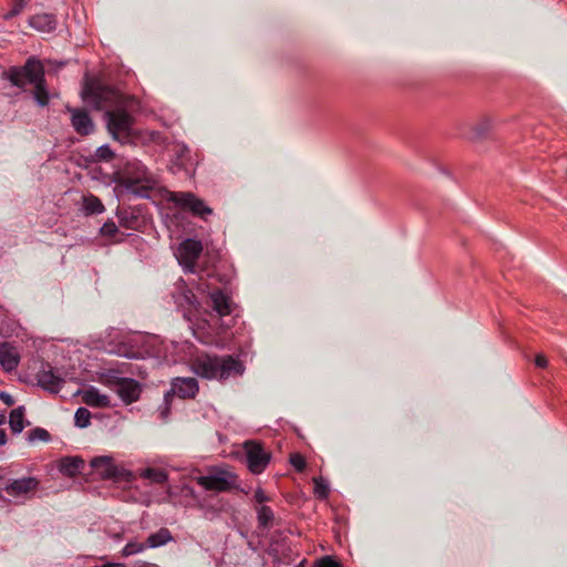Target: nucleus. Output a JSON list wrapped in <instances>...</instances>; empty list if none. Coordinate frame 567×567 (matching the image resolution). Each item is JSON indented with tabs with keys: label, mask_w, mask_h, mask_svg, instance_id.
<instances>
[{
	"label": "nucleus",
	"mask_w": 567,
	"mask_h": 567,
	"mask_svg": "<svg viewBox=\"0 0 567 567\" xmlns=\"http://www.w3.org/2000/svg\"><path fill=\"white\" fill-rule=\"evenodd\" d=\"M192 368L198 377L218 381L240 377L245 372L244 363L229 354L199 355L193 361Z\"/></svg>",
	"instance_id": "obj_1"
},
{
	"label": "nucleus",
	"mask_w": 567,
	"mask_h": 567,
	"mask_svg": "<svg viewBox=\"0 0 567 567\" xmlns=\"http://www.w3.org/2000/svg\"><path fill=\"white\" fill-rule=\"evenodd\" d=\"M122 184L140 197H147L156 187L155 176L137 159L128 161L122 172Z\"/></svg>",
	"instance_id": "obj_2"
},
{
	"label": "nucleus",
	"mask_w": 567,
	"mask_h": 567,
	"mask_svg": "<svg viewBox=\"0 0 567 567\" xmlns=\"http://www.w3.org/2000/svg\"><path fill=\"white\" fill-rule=\"evenodd\" d=\"M107 130L114 140L128 143L134 134V117L127 113L124 106L105 111Z\"/></svg>",
	"instance_id": "obj_3"
},
{
	"label": "nucleus",
	"mask_w": 567,
	"mask_h": 567,
	"mask_svg": "<svg viewBox=\"0 0 567 567\" xmlns=\"http://www.w3.org/2000/svg\"><path fill=\"white\" fill-rule=\"evenodd\" d=\"M196 483L206 491L230 492L239 486L238 475L223 467H214L208 475L196 477Z\"/></svg>",
	"instance_id": "obj_4"
},
{
	"label": "nucleus",
	"mask_w": 567,
	"mask_h": 567,
	"mask_svg": "<svg viewBox=\"0 0 567 567\" xmlns=\"http://www.w3.org/2000/svg\"><path fill=\"white\" fill-rule=\"evenodd\" d=\"M84 100L97 110H113L125 106V97L117 90L110 86H92L83 91Z\"/></svg>",
	"instance_id": "obj_5"
},
{
	"label": "nucleus",
	"mask_w": 567,
	"mask_h": 567,
	"mask_svg": "<svg viewBox=\"0 0 567 567\" xmlns=\"http://www.w3.org/2000/svg\"><path fill=\"white\" fill-rule=\"evenodd\" d=\"M102 382L115 391L125 404H131L140 399L142 388L140 382L131 378H121L114 370L103 374Z\"/></svg>",
	"instance_id": "obj_6"
},
{
	"label": "nucleus",
	"mask_w": 567,
	"mask_h": 567,
	"mask_svg": "<svg viewBox=\"0 0 567 567\" xmlns=\"http://www.w3.org/2000/svg\"><path fill=\"white\" fill-rule=\"evenodd\" d=\"M44 70L42 63L35 58H29L23 66H11L3 76L9 80L12 85L24 89L27 83L39 81L41 72Z\"/></svg>",
	"instance_id": "obj_7"
},
{
	"label": "nucleus",
	"mask_w": 567,
	"mask_h": 567,
	"mask_svg": "<svg viewBox=\"0 0 567 567\" xmlns=\"http://www.w3.org/2000/svg\"><path fill=\"white\" fill-rule=\"evenodd\" d=\"M167 199L176 207L189 210L194 216L205 218L213 214V209L190 192H171Z\"/></svg>",
	"instance_id": "obj_8"
},
{
	"label": "nucleus",
	"mask_w": 567,
	"mask_h": 567,
	"mask_svg": "<svg viewBox=\"0 0 567 567\" xmlns=\"http://www.w3.org/2000/svg\"><path fill=\"white\" fill-rule=\"evenodd\" d=\"M244 450L249 471L254 474L262 473L270 462V453L266 452L262 445L256 441L245 442Z\"/></svg>",
	"instance_id": "obj_9"
},
{
	"label": "nucleus",
	"mask_w": 567,
	"mask_h": 567,
	"mask_svg": "<svg viewBox=\"0 0 567 567\" xmlns=\"http://www.w3.org/2000/svg\"><path fill=\"white\" fill-rule=\"evenodd\" d=\"M203 251V245L199 240L186 239L177 249V258L186 272H196V264Z\"/></svg>",
	"instance_id": "obj_10"
},
{
	"label": "nucleus",
	"mask_w": 567,
	"mask_h": 567,
	"mask_svg": "<svg viewBox=\"0 0 567 567\" xmlns=\"http://www.w3.org/2000/svg\"><path fill=\"white\" fill-rule=\"evenodd\" d=\"M39 480L33 476L8 481L3 491L14 498L30 497L39 487Z\"/></svg>",
	"instance_id": "obj_11"
},
{
	"label": "nucleus",
	"mask_w": 567,
	"mask_h": 567,
	"mask_svg": "<svg viewBox=\"0 0 567 567\" xmlns=\"http://www.w3.org/2000/svg\"><path fill=\"white\" fill-rule=\"evenodd\" d=\"M37 381L39 386L51 393H58L65 382L49 363L42 364L37 373Z\"/></svg>",
	"instance_id": "obj_12"
},
{
	"label": "nucleus",
	"mask_w": 567,
	"mask_h": 567,
	"mask_svg": "<svg viewBox=\"0 0 567 567\" xmlns=\"http://www.w3.org/2000/svg\"><path fill=\"white\" fill-rule=\"evenodd\" d=\"M173 298L175 303L187 312L198 310L199 308V302L195 293L185 285L183 280L175 285Z\"/></svg>",
	"instance_id": "obj_13"
},
{
	"label": "nucleus",
	"mask_w": 567,
	"mask_h": 567,
	"mask_svg": "<svg viewBox=\"0 0 567 567\" xmlns=\"http://www.w3.org/2000/svg\"><path fill=\"white\" fill-rule=\"evenodd\" d=\"M198 390V382L195 378H175L172 380L169 392L181 399H194Z\"/></svg>",
	"instance_id": "obj_14"
},
{
	"label": "nucleus",
	"mask_w": 567,
	"mask_h": 567,
	"mask_svg": "<svg viewBox=\"0 0 567 567\" xmlns=\"http://www.w3.org/2000/svg\"><path fill=\"white\" fill-rule=\"evenodd\" d=\"M20 362V353L16 346L9 342L0 343V365L7 372L13 371Z\"/></svg>",
	"instance_id": "obj_15"
},
{
	"label": "nucleus",
	"mask_w": 567,
	"mask_h": 567,
	"mask_svg": "<svg viewBox=\"0 0 567 567\" xmlns=\"http://www.w3.org/2000/svg\"><path fill=\"white\" fill-rule=\"evenodd\" d=\"M210 306L213 310L219 316L225 317L233 311V301L228 295L220 289H215L209 293Z\"/></svg>",
	"instance_id": "obj_16"
},
{
	"label": "nucleus",
	"mask_w": 567,
	"mask_h": 567,
	"mask_svg": "<svg viewBox=\"0 0 567 567\" xmlns=\"http://www.w3.org/2000/svg\"><path fill=\"white\" fill-rule=\"evenodd\" d=\"M71 112V123L75 132L80 135H89L94 130V124L84 110L69 109Z\"/></svg>",
	"instance_id": "obj_17"
},
{
	"label": "nucleus",
	"mask_w": 567,
	"mask_h": 567,
	"mask_svg": "<svg viewBox=\"0 0 567 567\" xmlns=\"http://www.w3.org/2000/svg\"><path fill=\"white\" fill-rule=\"evenodd\" d=\"M82 401L92 408H109L111 406L110 398L102 394L96 388L90 386L82 392Z\"/></svg>",
	"instance_id": "obj_18"
},
{
	"label": "nucleus",
	"mask_w": 567,
	"mask_h": 567,
	"mask_svg": "<svg viewBox=\"0 0 567 567\" xmlns=\"http://www.w3.org/2000/svg\"><path fill=\"white\" fill-rule=\"evenodd\" d=\"M83 466L84 461L79 456H66L59 461L60 472L68 477L76 476Z\"/></svg>",
	"instance_id": "obj_19"
},
{
	"label": "nucleus",
	"mask_w": 567,
	"mask_h": 567,
	"mask_svg": "<svg viewBox=\"0 0 567 567\" xmlns=\"http://www.w3.org/2000/svg\"><path fill=\"white\" fill-rule=\"evenodd\" d=\"M30 25L41 32H51L56 27V20L53 14H35L30 19Z\"/></svg>",
	"instance_id": "obj_20"
},
{
	"label": "nucleus",
	"mask_w": 567,
	"mask_h": 567,
	"mask_svg": "<svg viewBox=\"0 0 567 567\" xmlns=\"http://www.w3.org/2000/svg\"><path fill=\"white\" fill-rule=\"evenodd\" d=\"M31 84L34 85L33 97H34L35 102L40 106L48 105L49 101H50V96H49V91L47 89V81H45V76H44V70L41 72V76H39V81L35 80Z\"/></svg>",
	"instance_id": "obj_21"
},
{
	"label": "nucleus",
	"mask_w": 567,
	"mask_h": 567,
	"mask_svg": "<svg viewBox=\"0 0 567 567\" xmlns=\"http://www.w3.org/2000/svg\"><path fill=\"white\" fill-rule=\"evenodd\" d=\"M82 208L85 215H97L105 209L100 198L92 194L83 196Z\"/></svg>",
	"instance_id": "obj_22"
},
{
	"label": "nucleus",
	"mask_w": 567,
	"mask_h": 567,
	"mask_svg": "<svg viewBox=\"0 0 567 567\" xmlns=\"http://www.w3.org/2000/svg\"><path fill=\"white\" fill-rule=\"evenodd\" d=\"M172 539H173V536H172L171 532L167 528L163 527L159 530H157L156 533L151 534L147 537L146 544H147V547H150V548H156V547L166 545Z\"/></svg>",
	"instance_id": "obj_23"
},
{
	"label": "nucleus",
	"mask_w": 567,
	"mask_h": 567,
	"mask_svg": "<svg viewBox=\"0 0 567 567\" xmlns=\"http://www.w3.org/2000/svg\"><path fill=\"white\" fill-rule=\"evenodd\" d=\"M9 425L14 434H19L24 429V406L13 409L9 416Z\"/></svg>",
	"instance_id": "obj_24"
},
{
	"label": "nucleus",
	"mask_w": 567,
	"mask_h": 567,
	"mask_svg": "<svg viewBox=\"0 0 567 567\" xmlns=\"http://www.w3.org/2000/svg\"><path fill=\"white\" fill-rule=\"evenodd\" d=\"M256 512L259 527L270 528L275 519L272 509L267 505H261L256 508Z\"/></svg>",
	"instance_id": "obj_25"
},
{
	"label": "nucleus",
	"mask_w": 567,
	"mask_h": 567,
	"mask_svg": "<svg viewBox=\"0 0 567 567\" xmlns=\"http://www.w3.org/2000/svg\"><path fill=\"white\" fill-rule=\"evenodd\" d=\"M140 475L155 484H164L168 480V475L164 470L154 467L143 470Z\"/></svg>",
	"instance_id": "obj_26"
},
{
	"label": "nucleus",
	"mask_w": 567,
	"mask_h": 567,
	"mask_svg": "<svg viewBox=\"0 0 567 567\" xmlns=\"http://www.w3.org/2000/svg\"><path fill=\"white\" fill-rule=\"evenodd\" d=\"M491 127H492L491 120L484 118V120L480 121L477 124H475L472 127V134H471L470 138L478 140V138L484 137L489 132Z\"/></svg>",
	"instance_id": "obj_27"
},
{
	"label": "nucleus",
	"mask_w": 567,
	"mask_h": 567,
	"mask_svg": "<svg viewBox=\"0 0 567 567\" xmlns=\"http://www.w3.org/2000/svg\"><path fill=\"white\" fill-rule=\"evenodd\" d=\"M313 484H315V487H313L315 495L320 499H326L329 496V492H330L328 482L326 480H323L322 477H315Z\"/></svg>",
	"instance_id": "obj_28"
},
{
	"label": "nucleus",
	"mask_w": 567,
	"mask_h": 567,
	"mask_svg": "<svg viewBox=\"0 0 567 567\" xmlns=\"http://www.w3.org/2000/svg\"><path fill=\"white\" fill-rule=\"evenodd\" d=\"M51 440L50 433L43 427H34L28 432V442L34 443L37 441L49 442Z\"/></svg>",
	"instance_id": "obj_29"
},
{
	"label": "nucleus",
	"mask_w": 567,
	"mask_h": 567,
	"mask_svg": "<svg viewBox=\"0 0 567 567\" xmlns=\"http://www.w3.org/2000/svg\"><path fill=\"white\" fill-rule=\"evenodd\" d=\"M91 412L85 408H79L74 414L75 425L79 427H86L90 424Z\"/></svg>",
	"instance_id": "obj_30"
},
{
	"label": "nucleus",
	"mask_w": 567,
	"mask_h": 567,
	"mask_svg": "<svg viewBox=\"0 0 567 567\" xmlns=\"http://www.w3.org/2000/svg\"><path fill=\"white\" fill-rule=\"evenodd\" d=\"M147 547L145 543H138L136 540L128 542L122 549V556L128 557L138 553H142Z\"/></svg>",
	"instance_id": "obj_31"
},
{
	"label": "nucleus",
	"mask_w": 567,
	"mask_h": 567,
	"mask_svg": "<svg viewBox=\"0 0 567 567\" xmlns=\"http://www.w3.org/2000/svg\"><path fill=\"white\" fill-rule=\"evenodd\" d=\"M120 225L128 228L135 229L137 224V217L133 215V213H128L127 210L118 212Z\"/></svg>",
	"instance_id": "obj_32"
},
{
	"label": "nucleus",
	"mask_w": 567,
	"mask_h": 567,
	"mask_svg": "<svg viewBox=\"0 0 567 567\" xmlns=\"http://www.w3.org/2000/svg\"><path fill=\"white\" fill-rule=\"evenodd\" d=\"M95 157L97 161L109 162L114 157V153L109 145H102L96 148Z\"/></svg>",
	"instance_id": "obj_33"
},
{
	"label": "nucleus",
	"mask_w": 567,
	"mask_h": 567,
	"mask_svg": "<svg viewBox=\"0 0 567 567\" xmlns=\"http://www.w3.org/2000/svg\"><path fill=\"white\" fill-rule=\"evenodd\" d=\"M315 567H342V565L332 556H323L317 560Z\"/></svg>",
	"instance_id": "obj_34"
},
{
	"label": "nucleus",
	"mask_w": 567,
	"mask_h": 567,
	"mask_svg": "<svg viewBox=\"0 0 567 567\" xmlns=\"http://www.w3.org/2000/svg\"><path fill=\"white\" fill-rule=\"evenodd\" d=\"M100 231L103 236L113 237L115 234H117L118 229L113 220H107L103 224Z\"/></svg>",
	"instance_id": "obj_35"
},
{
	"label": "nucleus",
	"mask_w": 567,
	"mask_h": 567,
	"mask_svg": "<svg viewBox=\"0 0 567 567\" xmlns=\"http://www.w3.org/2000/svg\"><path fill=\"white\" fill-rule=\"evenodd\" d=\"M290 464L299 472L303 471L306 467V461L300 454H292L290 456Z\"/></svg>",
	"instance_id": "obj_36"
},
{
	"label": "nucleus",
	"mask_w": 567,
	"mask_h": 567,
	"mask_svg": "<svg viewBox=\"0 0 567 567\" xmlns=\"http://www.w3.org/2000/svg\"><path fill=\"white\" fill-rule=\"evenodd\" d=\"M254 499L261 505H264V503L270 501V498L267 496V494L265 493V491L262 488H257L255 491V494H254Z\"/></svg>",
	"instance_id": "obj_37"
},
{
	"label": "nucleus",
	"mask_w": 567,
	"mask_h": 567,
	"mask_svg": "<svg viewBox=\"0 0 567 567\" xmlns=\"http://www.w3.org/2000/svg\"><path fill=\"white\" fill-rule=\"evenodd\" d=\"M171 398H172L171 392H167L165 394V396H164L165 405H164V408L161 409V412H159L161 413V417L163 420H166L168 414H169V400H171Z\"/></svg>",
	"instance_id": "obj_38"
},
{
	"label": "nucleus",
	"mask_w": 567,
	"mask_h": 567,
	"mask_svg": "<svg viewBox=\"0 0 567 567\" xmlns=\"http://www.w3.org/2000/svg\"><path fill=\"white\" fill-rule=\"evenodd\" d=\"M111 464V458L107 457V456H100V457H96L92 461V466L93 467H99V466H102V465H106L109 466Z\"/></svg>",
	"instance_id": "obj_39"
},
{
	"label": "nucleus",
	"mask_w": 567,
	"mask_h": 567,
	"mask_svg": "<svg viewBox=\"0 0 567 567\" xmlns=\"http://www.w3.org/2000/svg\"><path fill=\"white\" fill-rule=\"evenodd\" d=\"M534 362H535V365L538 368H546L548 365L547 358L542 353H539L535 357Z\"/></svg>",
	"instance_id": "obj_40"
},
{
	"label": "nucleus",
	"mask_w": 567,
	"mask_h": 567,
	"mask_svg": "<svg viewBox=\"0 0 567 567\" xmlns=\"http://www.w3.org/2000/svg\"><path fill=\"white\" fill-rule=\"evenodd\" d=\"M0 400L8 406H12L14 404L13 396L7 392H0Z\"/></svg>",
	"instance_id": "obj_41"
},
{
	"label": "nucleus",
	"mask_w": 567,
	"mask_h": 567,
	"mask_svg": "<svg viewBox=\"0 0 567 567\" xmlns=\"http://www.w3.org/2000/svg\"><path fill=\"white\" fill-rule=\"evenodd\" d=\"M134 567H159L156 564L148 563V561H137Z\"/></svg>",
	"instance_id": "obj_42"
},
{
	"label": "nucleus",
	"mask_w": 567,
	"mask_h": 567,
	"mask_svg": "<svg viewBox=\"0 0 567 567\" xmlns=\"http://www.w3.org/2000/svg\"><path fill=\"white\" fill-rule=\"evenodd\" d=\"M7 433L4 430L0 429V446L4 445L7 443Z\"/></svg>",
	"instance_id": "obj_43"
},
{
	"label": "nucleus",
	"mask_w": 567,
	"mask_h": 567,
	"mask_svg": "<svg viewBox=\"0 0 567 567\" xmlns=\"http://www.w3.org/2000/svg\"><path fill=\"white\" fill-rule=\"evenodd\" d=\"M101 567H126V566L124 564H121V563H107V564H104Z\"/></svg>",
	"instance_id": "obj_44"
},
{
	"label": "nucleus",
	"mask_w": 567,
	"mask_h": 567,
	"mask_svg": "<svg viewBox=\"0 0 567 567\" xmlns=\"http://www.w3.org/2000/svg\"><path fill=\"white\" fill-rule=\"evenodd\" d=\"M22 9V3H19V4H16L13 10H12V14H18Z\"/></svg>",
	"instance_id": "obj_45"
},
{
	"label": "nucleus",
	"mask_w": 567,
	"mask_h": 567,
	"mask_svg": "<svg viewBox=\"0 0 567 567\" xmlns=\"http://www.w3.org/2000/svg\"><path fill=\"white\" fill-rule=\"evenodd\" d=\"M306 560L300 561L296 567H305Z\"/></svg>",
	"instance_id": "obj_46"
},
{
	"label": "nucleus",
	"mask_w": 567,
	"mask_h": 567,
	"mask_svg": "<svg viewBox=\"0 0 567 567\" xmlns=\"http://www.w3.org/2000/svg\"><path fill=\"white\" fill-rule=\"evenodd\" d=\"M4 422V414H0V424Z\"/></svg>",
	"instance_id": "obj_47"
},
{
	"label": "nucleus",
	"mask_w": 567,
	"mask_h": 567,
	"mask_svg": "<svg viewBox=\"0 0 567 567\" xmlns=\"http://www.w3.org/2000/svg\"><path fill=\"white\" fill-rule=\"evenodd\" d=\"M24 1H25V0H21V1H20V3H22V4H23V2H24Z\"/></svg>",
	"instance_id": "obj_48"
}]
</instances>
